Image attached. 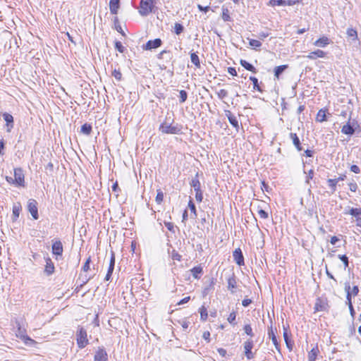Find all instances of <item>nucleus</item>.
I'll use <instances>...</instances> for the list:
<instances>
[{
  "label": "nucleus",
  "instance_id": "obj_36",
  "mask_svg": "<svg viewBox=\"0 0 361 361\" xmlns=\"http://www.w3.org/2000/svg\"><path fill=\"white\" fill-rule=\"evenodd\" d=\"M199 312L200 314V319L203 322H205L207 319V317H208V313H207V308L202 305L200 309H199Z\"/></svg>",
  "mask_w": 361,
  "mask_h": 361
},
{
  "label": "nucleus",
  "instance_id": "obj_2",
  "mask_svg": "<svg viewBox=\"0 0 361 361\" xmlns=\"http://www.w3.org/2000/svg\"><path fill=\"white\" fill-rule=\"evenodd\" d=\"M159 130L165 134H180L181 133L182 127L178 124L171 126L167 123H163L160 125Z\"/></svg>",
  "mask_w": 361,
  "mask_h": 361
},
{
  "label": "nucleus",
  "instance_id": "obj_3",
  "mask_svg": "<svg viewBox=\"0 0 361 361\" xmlns=\"http://www.w3.org/2000/svg\"><path fill=\"white\" fill-rule=\"evenodd\" d=\"M190 185L194 188L195 191V199L197 202H201L203 200V193L201 190V184L198 179V173H196L195 176L191 180Z\"/></svg>",
  "mask_w": 361,
  "mask_h": 361
},
{
  "label": "nucleus",
  "instance_id": "obj_56",
  "mask_svg": "<svg viewBox=\"0 0 361 361\" xmlns=\"http://www.w3.org/2000/svg\"><path fill=\"white\" fill-rule=\"evenodd\" d=\"M313 176H314V171H313V170L311 169V170H310L308 171L307 176L306 177L305 182L307 183H310V180L312 179Z\"/></svg>",
  "mask_w": 361,
  "mask_h": 361
},
{
  "label": "nucleus",
  "instance_id": "obj_48",
  "mask_svg": "<svg viewBox=\"0 0 361 361\" xmlns=\"http://www.w3.org/2000/svg\"><path fill=\"white\" fill-rule=\"evenodd\" d=\"M347 35L348 37H353V39H356L357 37V31L353 28H348Z\"/></svg>",
  "mask_w": 361,
  "mask_h": 361
},
{
  "label": "nucleus",
  "instance_id": "obj_44",
  "mask_svg": "<svg viewBox=\"0 0 361 361\" xmlns=\"http://www.w3.org/2000/svg\"><path fill=\"white\" fill-rule=\"evenodd\" d=\"M111 75L118 81H121L122 79V73L118 69H114L111 73Z\"/></svg>",
  "mask_w": 361,
  "mask_h": 361
},
{
  "label": "nucleus",
  "instance_id": "obj_27",
  "mask_svg": "<svg viewBox=\"0 0 361 361\" xmlns=\"http://www.w3.org/2000/svg\"><path fill=\"white\" fill-rule=\"evenodd\" d=\"M319 352L318 347H314L308 353V361H315Z\"/></svg>",
  "mask_w": 361,
  "mask_h": 361
},
{
  "label": "nucleus",
  "instance_id": "obj_35",
  "mask_svg": "<svg viewBox=\"0 0 361 361\" xmlns=\"http://www.w3.org/2000/svg\"><path fill=\"white\" fill-rule=\"evenodd\" d=\"M338 183L336 178H329L327 180L328 186L331 188V192L334 193L336 190V185Z\"/></svg>",
  "mask_w": 361,
  "mask_h": 361
},
{
  "label": "nucleus",
  "instance_id": "obj_11",
  "mask_svg": "<svg viewBox=\"0 0 361 361\" xmlns=\"http://www.w3.org/2000/svg\"><path fill=\"white\" fill-rule=\"evenodd\" d=\"M233 259L235 262V263L239 265L242 266L244 265V257L242 252V250L240 248L235 249L233 252Z\"/></svg>",
  "mask_w": 361,
  "mask_h": 361
},
{
  "label": "nucleus",
  "instance_id": "obj_29",
  "mask_svg": "<svg viewBox=\"0 0 361 361\" xmlns=\"http://www.w3.org/2000/svg\"><path fill=\"white\" fill-rule=\"evenodd\" d=\"M21 209L22 207L20 203L15 204L13 206V218L14 221H16L19 217Z\"/></svg>",
  "mask_w": 361,
  "mask_h": 361
},
{
  "label": "nucleus",
  "instance_id": "obj_21",
  "mask_svg": "<svg viewBox=\"0 0 361 361\" xmlns=\"http://www.w3.org/2000/svg\"><path fill=\"white\" fill-rule=\"evenodd\" d=\"M326 56V52H324L322 50L317 49L316 51H314L312 52H310L307 56V58L314 60L317 58H324Z\"/></svg>",
  "mask_w": 361,
  "mask_h": 361
},
{
  "label": "nucleus",
  "instance_id": "obj_26",
  "mask_svg": "<svg viewBox=\"0 0 361 361\" xmlns=\"http://www.w3.org/2000/svg\"><path fill=\"white\" fill-rule=\"evenodd\" d=\"M190 272L195 279H199L203 273V269L201 266H196L190 269Z\"/></svg>",
  "mask_w": 361,
  "mask_h": 361
},
{
  "label": "nucleus",
  "instance_id": "obj_51",
  "mask_svg": "<svg viewBox=\"0 0 361 361\" xmlns=\"http://www.w3.org/2000/svg\"><path fill=\"white\" fill-rule=\"evenodd\" d=\"M235 318H236L235 312H232L231 313H230L227 319L230 324L235 325Z\"/></svg>",
  "mask_w": 361,
  "mask_h": 361
},
{
  "label": "nucleus",
  "instance_id": "obj_39",
  "mask_svg": "<svg viewBox=\"0 0 361 361\" xmlns=\"http://www.w3.org/2000/svg\"><path fill=\"white\" fill-rule=\"evenodd\" d=\"M314 309L315 312L324 311L325 310L324 305L322 300L319 298L317 300Z\"/></svg>",
  "mask_w": 361,
  "mask_h": 361
},
{
  "label": "nucleus",
  "instance_id": "obj_1",
  "mask_svg": "<svg viewBox=\"0 0 361 361\" xmlns=\"http://www.w3.org/2000/svg\"><path fill=\"white\" fill-rule=\"evenodd\" d=\"M156 0H140L139 13L142 16H147L153 12Z\"/></svg>",
  "mask_w": 361,
  "mask_h": 361
},
{
  "label": "nucleus",
  "instance_id": "obj_61",
  "mask_svg": "<svg viewBox=\"0 0 361 361\" xmlns=\"http://www.w3.org/2000/svg\"><path fill=\"white\" fill-rule=\"evenodd\" d=\"M252 300L248 299V298H245L242 301V305L243 307H248L252 303Z\"/></svg>",
  "mask_w": 361,
  "mask_h": 361
},
{
  "label": "nucleus",
  "instance_id": "obj_24",
  "mask_svg": "<svg viewBox=\"0 0 361 361\" xmlns=\"http://www.w3.org/2000/svg\"><path fill=\"white\" fill-rule=\"evenodd\" d=\"M240 63L247 71H250V72H252L253 73H256L257 72V71L255 68V67L253 65H252L251 63H250L249 62H247V61H245V60L240 59Z\"/></svg>",
  "mask_w": 361,
  "mask_h": 361
},
{
  "label": "nucleus",
  "instance_id": "obj_63",
  "mask_svg": "<svg viewBox=\"0 0 361 361\" xmlns=\"http://www.w3.org/2000/svg\"><path fill=\"white\" fill-rule=\"evenodd\" d=\"M350 171L355 173H359L360 172V169L357 165H352L350 167Z\"/></svg>",
  "mask_w": 361,
  "mask_h": 361
},
{
  "label": "nucleus",
  "instance_id": "obj_41",
  "mask_svg": "<svg viewBox=\"0 0 361 361\" xmlns=\"http://www.w3.org/2000/svg\"><path fill=\"white\" fill-rule=\"evenodd\" d=\"M348 214L357 218L361 216V208H351Z\"/></svg>",
  "mask_w": 361,
  "mask_h": 361
},
{
  "label": "nucleus",
  "instance_id": "obj_17",
  "mask_svg": "<svg viewBox=\"0 0 361 361\" xmlns=\"http://www.w3.org/2000/svg\"><path fill=\"white\" fill-rule=\"evenodd\" d=\"M52 253L55 255H61L63 254V245L60 240H57L52 244Z\"/></svg>",
  "mask_w": 361,
  "mask_h": 361
},
{
  "label": "nucleus",
  "instance_id": "obj_54",
  "mask_svg": "<svg viewBox=\"0 0 361 361\" xmlns=\"http://www.w3.org/2000/svg\"><path fill=\"white\" fill-rule=\"evenodd\" d=\"M258 214H259L260 218H262V219H268V217H269L268 213L266 211H264V209H259L258 211Z\"/></svg>",
  "mask_w": 361,
  "mask_h": 361
},
{
  "label": "nucleus",
  "instance_id": "obj_49",
  "mask_svg": "<svg viewBox=\"0 0 361 361\" xmlns=\"http://www.w3.org/2000/svg\"><path fill=\"white\" fill-rule=\"evenodd\" d=\"M244 331H245V333L247 335L250 336V337H252L254 336V334H253V331H252V327H251V326L250 324L245 325Z\"/></svg>",
  "mask_w": 361,
  "mask_h": 361
},
{
  "label": "nucleus",
  "instance_id": "obj_18",
  "mask_svg": "<svg viewBox=\"0 0 361 361\" xmlns=\"http://www.w3.org/2000/svg\"><path fill=\"white\" fill-rule=\"evenodd\" d=\"M296 1L289 0L288 1L285 0H270L269 4L271 6H293L296 4Z\"/></svg>",
  "mask_w": 361,
  "mask_h": 361
},
{
  "label": "nucleus",
  "instance_id": "obj_12",
  "mask_svg": "<svg viewBox=\"0 0 361 361\" xmlns=\"http://www.w3.org/2000/svg\"><path fill=\"white\" fill-rule=\"evenodd\" d=\"M45 262H46V264H45L44 272L47 276H49L52 275L54 273L55 267H54V264L52 260L49 257L45 258Z\"/></svg>",
  "mask_w": 361,
  "mask_h": 361
},
{
  "label": "nucleus",
  "instance_id": "obj_40",
  "mask_svg": "<svg viewBox=\"0 0 361 361\" xmlns=\"http://www.w3.org/2000/svg\"><path fill=\"white\" fill-rule=\"evenodd\" d=\"M250 80L252 82L253 88L255 90H257L258 92H262V90L261 89V87L259 85L258 79L257 78H255L254 76H250Z\"/></svg>",
  "mask_w": 361,
  "mask_h": 361
},
{
  "label": "nucleus",
  "instance_id": "obj_59",
  "mask_svg": "<svg viewBox=\"0 0 361 361\" xmlns=\"http://www.w3.org/2000/svg\"><path fill=\"white\" fill-rule=\"evenodd\" d=\"M91 278L92 277L87 278V276H85V278L82 280V283L80 285V286H78L76 288V290L78 291L80 288H82L85 283H87L91 279Z\"/></svg>",
  "mask_w": 361,
  "mask_h": 361
},
{
  "label": "nucleus",
  "instance_id": "obj_13",
  "mask_svg": "<svg viewBox=\"0 0 361 361\" xmlns=\"http://www.w3.org/2000/svg\"><path fill=\"white\" fill-rule=\"evenodd\" d=\"M225 115L228 118L229 123L231 125L236 129V130H238L240 126L238 124V121L237 118L231 113L229 110L225 111Z\"/></svg>",
  "mask_w": 361,
  "mask_h": 361
},
{
  "label": "nucleus",
  "instance_id": "obj_10",
  "mask_svg": "<svg viewBox=\"0 0 361 361\" xmlns=\"http://www.w3.org/2000/svg\"><path fill=\"white\" fill-rule=\"evenodd\" d=\"M253 348V341L251 339H248L244 343L245 355L248 360L254 357V354L252 352Z\"/></svg>",
  "mask_w": 361,
  "mask_h": 361
},
{
  "label": "nucleus",
  "instance_id": "obj_23",
  "mask_svg": "<svg viewBox=\"0 0 361 361\" xmlns=\"http://www.w3.org/2000/svg\"><path fill=\"white\" fill-rule=\"evenodd\" d=\"M214 285H215V279L214 278H211L209 279V283L208 286H206L204 288H203V290H202V295H203V297H205L207 296L209 293L214 290Z\"/></svg>",
  "mask_w": 361,
  "mask_h": 361
},
{
  "label": "nucleus",
  "instance_id": "obj_25",
  "mask_svg": "<svg viewBox=\"0 0 361 361\" xmlns=\"http://www.w3.org/2000/svg\"><path fill=\"white\" fill-rule=\"evenodd\" d=\"M329 39L327 37H322L314 42V45L319 47H325L329 44Z\"/></svg>",
  "mask_w": 361,
  "mask_h": 361
},
{
  "label": "nucleus",
  "instance_id": "obj_5",
  "mask_svg": "<svg viewBox=\"0 0 361 361\" xmlns=\"http://www.w3.org/2000/svg\"><path fill=\"white\" fill-rule=\"evenodd\" d=\"M27 210L31 214L32 218L35 220L39 219L37 202L34 199H30L27 201Z\"/></svg>",
  "mask_w": 361,
  "mask_h": 361
},
{
  "label": "nucleus",
  "instance_id": "obj_53",
  "mask_svg": "<svg viewBox=\"0 0 361 361\" xmlns=\"http://www.w3.org/2000/svg\"><path fill=\"white\" fill-rule=\"evenodd\" d=\"M90 262H91V258H90V257H89L82 267V270L83 271L86 272L90 269Z\"/></svg>",
  "mask_w": 361,
  "mask_h": 361
},
{
  "label": "nucleus",
  "instance_id": "obj_46",
  "mask_svg": "<svg viewBox=\"0 0 361 361\" xmlns=\"http://www.w3.org/2000/svg\"><path fill=\"white\" fill-rule=\"evenodd\" d=\"M249 44L254 49L259 48L262 46V43L260 41L253 39H250Z\"/></svg>",
  "mask_w": 361,
  "mask_h": 361
},
{
  "label": "nucleus",
  "instance_id": "obj_31",
  "mask_svg": "<svg viewBox=\"0 0 361 361\" xmlns=\"http://www.w3.org/2000/svg\"><path fill=\"white\" fill-rule=\"evenodd\" d=\"M283 338H284V341L286 342V344L287 345V347L289 348V349H292V344L290 343V337H289V335H288V329L286 328L285 326H283Z\"/></svg>",
  "mask_w": 361,
  "mask_h": 361
},
{
  "label": "nucleus",
  "instance_id": "obj_20",
  "mask_svg": "<svg viewBox=\"0 0 361 361\" xmlns=\"http://www.w3.org/2000/svg\"><path fill=\"white\" fill-rule=\"evenodd\" d=\"M120 8V0H110L109 9L112 14L116 15Z\"/></svg>",
  "mask_w": 361,
  "mask_h": 361
},
{
  "label": "nucleus",
  "instance_id": "obj_6",
  "mask_svg": "<svg viewBox=\"0 0 361 361\" xmlns=\"http://www.w3.org/2000/svg\"><path fill=\"white\" fill-rule=\"evenodd\" d=\"M16 326L18 328L16 331V336L17 337H19L21 338L26 344H28L30 343H34V340L30 338L28 336L25 334V329L22 328L20 323L18 322H16Z\"/></svg>",
  "mask_w": 361,
  "mask_h": 361
},
{
  "label": "nucleus",
  "instance_id": "obj_38",
  "mask_svg": "<svg viewBox=\"0 0 361 361\" xmlns=\"http://www.w3.org/2000/svg\"><path fill=\"white\" fill-rule=\"evenodd\" d=\"M114 27H115V29L118 32H120L122 35L125 36L126 34L125 32H123L120 23H119V20H118V17H114Z\"/></svg>",
  "mask_w": 361,
  "mask_h": 361
},
{
  "label": "nucleus",
  "instance_id": "obj_8",
  "mask_svg": "<svg viewBox=\"0 0 361 361\" xmlns=\"http://www.w3.org/2000/svg\"><path fill=\"white\" fill-rule=\"evenodd\" d=\"M2 116L6 121V132L10 133L14 126L13 116L7 112L3 113Z\"/></svg>",
  "mask_w": 361,
  "mask_h": 361
},
{
  "label": "nucleus",
  "instance_id": "obj_58",
  "mask_svg": "<svg viewBox=\"0 0 361 361\" xmlns=\"http://www.w3.org/2000/svg\"><path fill=\"white\" fill-rule=\"evenodd\" d=\"M348 186H349L350 190L352 192H355L358 188L356 183H350L348 184Z\"/></svg>",
  "mask_w": 361,
  "mask_h": 361
},
{
  "label": "nucleus",
  "instance_id": "obj_34",
  "mask_svg": "<svg viewBox=\"0 0 361 361\" xmlns=\"http://www.w3.org/2000/svg\"><path fill=\"white\" fill-rule=\"evenodd\" d=\"M190 60L196 68L200 67V59L196 53L193 52L190 54Z\"/></svg>",
  "mask_w": 361,
  "mask_h": 361
},
{
  "label": "nucleus",
  "instance_id": "obj_60",
  "mask_svg": "<svg viewBox=\"0 0 361 361\" xmlns=\"http://www.w3.org/2000/svg\"><path fill=\"white\" fill-rule=\"evenodd\" d=\"M197 8L200 11H203L204 13H207V11H209L210 9V7L209 6H202V5L200 4H198L197 5Z\"/></svg>",
  "mask_w": 361,
  "mask_h": 361
},
{
  "label": "nucleus",
  "instance_id": "obj_55",
  "mask_svg": "<svg viewBox=\"0 0 361 361\" xmlns=\"http://www.w3.org/2000/svg\"><path fill=\"white\" fill-rule=\"evenodd\" d=\"M345 303L348 306H351L353 305V303H352V293H348V294H346V301H345Z\"/></svg>",
  "mask_w": 361,
  "mask_h": 361
},
{
  "label": "nucleus",
  "instance_id": "obj_9",
  "mask_svg": "<svg viewBox=\"0 0 361 361\" xmlns=\"http://www.w3.org/2000/svg\"><path fill=\"white\" fill-rule=\"evenodd\" d=\"M108 360V355L106 351L103 347H99L98 350L96 351L94 361H107Z\"/></svg>",
  "mask_w": 361,
  "mask_h": 361
},
{
  "label": "nucleus",
  "instance_id": "obj_7",
  "mask_svg": "<svg viewBox=\"0 0 361 361\" xmlns=\"http://www.w3.org/2000/svg\"><path fill=\"white\" fill-rule=\"evenodd\" d=\"M14 180L19 186H25V176L21 168L14 169Z\"/></svg>",
  "mask_w": 361,
  "mask_h": 361
},
{
  "label": "nucleus",
  "instance_id": "obj_42",
  "mask_svg": "<svg viewBox=\"0 0 361 361\" xmlns=\"http://www.w3.org/2000/svg\"><path fill=\"white\" fill-rule=\"evenodd\" d=\"M184 30V27L182 24L176 23L174 25V32L176 35H180Z\"/></svg>",
  "mask_w": 361,
  "mask_h": 361
},
{
  "label": "nucleus",
  "instance_id": "obj_33",
  "mask_svg": "<svg viewBox=\"0 0 361 361\" xmlns=\"http://www.w3.org/2000/svg\"><path fill=\"white\" fill-rule=\"evenodd\" d=\"M288 65H281V66H276L274 68V75H275V77L279 78L280 75L282 74V73L286 68H288Z\"/></svg>",
  "mask_w": 361,
  "mask_h": 361
},
{
  "label": "nucleus",
  "instance_id": "obj_19",
  "mask_svg": "<svg viewBox=\"0 0 361 361\" xmlns=\"http://www.w3.org/2000/svg\"><path fill=\"white\" fill-rule=\"evenodd\" d=\"M341 132L343 134L352 135L355 133V123H348L344 125L341 129Z\"/></svg>",
  "mask_w": 361,
  "mask_h": 361
},
{
  "label": "nucleus",
  "instance_id": "obj_62",
  "mask_svg": "<svg viewBox=\"0 0 361 361\" xmlns=\"http://www.w3.org/2000/svg\"><path fill=\"white\" fill-rule=\"evenodd\" d=\"M111 189H112V191H113V192H116V193H118V192L120 191V188H119V187H118V182H117V181H116V182L113 184V185H112V187H111Z\"/></svg>",
  "mask_w": 361,
  "mask_h": 361
},
{
  "label": "nucleus",
  "instance_id": "obj_37",
  "mask_svg": "<svg viewBox=\"0 0 361 361\" xmlns=\"http://www.w3.org/2000/svg\"><path fill=\"white\" fill-rule=\"evenodd\" d=\"M222 19L225 22L231 21V18L229 15V11L227 8H222Z\"/></svg>",
  "mask_w": 361,
  "mask_h": 361
},
{
  "label": "nucleus",
  "instance_id": "obj_50",
  "mask_svg": "<svg viewBox=\"0 0 361 361\" xmlns=\"http://www.w3.org/2000/svg\"><path fill=\"white\" fill-rule=\"evenodd\" d=\"M115 49L120 53H123L125 51V47L123 46L122 43L119 41H116L115 42Z\"/></svg>",
  "mask_w": 361,
  "mask_h": 361
},
{
  "label": "nucleus",
  "instance_id": "obj_52",
  "mask_svg": "<svg viewBox=\"0 0 361 361\" xmlns=\"http://www.w3.org/2000/svg\"><path fill=\"white\" fill-rule=\"evenodd\" d=\"M217 95L219 99H224L228 97V92L226 90L221 89L217 92Z\"/></svg>",
  "mask_w": 361,
  "mask_h": 361
},
{
  "label": "nucleus",
  "instance_id": "obj_64",
  "mask_svg": "<svg viewBox=\"0 0 361 361\" xmlns=\"http://www.w3.org/2000/svg\"><path fill=\"white\" fill-rule=\"evenodd\" d=\"M352 295L356 296L359 293V288L357 286H354L351 290Z\"/></svg>",
  "mask_w": 361,
  "mask_h": 361
},
{
  "label": "nucleus",
  "instance_id": "obj_4",
  "mask_svg": "<svg viewBox=\"0 0 361 361\" xmlns=\"http://www.w3.org/2000/svg\"><path fill=\"white\" fill-rule=\"evenodd\" d=\"M77 344L79 348H84L88 344L87 331L83 327L79 328L76 334Z\"/></svg>",
  "mask_w": 361,
  "mask_h": 361
},
{
  "label": "nucleus",
  "instance_id": "obj_45",
  "mask_svg": "<svg viewBox=\"0 0 361 361\" xmlns=\"http://www.w3.org/2000/svg\"><path fill=\"white\" fill-rule=\"evenodd\" d=\"M163 199H164L163 192L160 189L157 190V196L155 198V201L157 202V204H159L162 202Z\"/></svg>",
  "mask_w": 361,
  "mask_h": 361
},
{
  "label": "nucleus",
  "instance_id": "obj_57",
  "mask_svg": "<svg viewBox=\"0 0 361 361\" xmlns=\"http://www.w3.org/2000/svg\"><path fill=\"white\" fill-rule=\"evenodd\" d=\"M115 266V254L113 251L111 252V259L109 262V267H114Z\"/></svg>",
  "mask_w": 361,
  "mask_h": 361
},
{
  "label": "nucleus",
  "instance_id": "obj_30",
  "mask_svg": "<svg viewBox=\"0 0 361 361\" xmlns=\"http://www.w3.org/2000/svg\"><path fill=\"white\" fill-rule=\"evenodd\" d=\"M92 130L91 124L85 123L81 126L80 133L84 135H90Z\"/></svg>",
  "mask_w": 361,
  "mask_h": 361
},
{
  "label": "nucleus",
  "instance_id": "obj_43",
  "mask_svg": "<svg viewBox=\"0 0 361 361\" xmlns=\"http://www.w3.org/2000/svg\"><path fill=\"white\" fill-rule=\"evenodd\" d=\"M338 258L343 263L344 269H345L346 268H348L349 266L348 257L345 255H339Z\"/></svg>",
  "mask_w": 361,
  "mask_h": 361
},
{
  "label": "nucleus",
  "instance_id": "obj_14",
  "mask_svg": "<svg viewBox=\"0 0 361 361\" xmlns=\"http://www.w3.org/2000/svg\"><path fill=\"white\" fill-rule=\"evenodd\" d=\"M227 282L228 289L231 292V293H234L235 292V289L237 288V281L234 273L228 276Z\"/></svg>",
  "mask_w": 361,
  "mask_h": 361
},
{
  "label": "nucleus",
  "instance_id": "obj_15",
  "mask_svg": "<svg viewBox=\"0 0 361 361\" xmlns=\"http://www.w3.org/2000/svg\"><path fill=\"white\" fill-rule=\"evenodd\" d=\"M268 336H269V338L272 341V343H274L276 349L278 350H280V345H279V343L278 342V340H277V338L276 336V332L274 331V329L272 328L271 324L268 330Z\"/></svg>",
  "mask_w": 361,
  "mask_h": 361
},
{
  "label": "nucleus",
  "instance_id": "obj_28",
  "mask_svg": "<svg viewBox=\"0 0 361 361\" xmlns=\"http://www.w3.org/2000/svg\"><path fill=\"white\" fill-rule=\"evenodd\" d=\"M316 120H317V121L320 122V123L326 121V110H325L324 109H320L317 114Z\"/></svg>",
  "mask_w": 361,
  "mask_h": 361
},
{
  "label": "nucleus",
  "instance_id": "obj_16",
  "mask_svg": "<svg viewBox=\"0 0 361 361\" xmlns=\"http://www.w3.org/2000/svg\"><path fill=\"white\" fill-rule=\"evenodd\" d=\"M161 40L159 38H157L154 40H149L145 46V49L147 50H151L159 47L161 45Z\"/></svg>",
  "mask_w": 361,
  "mask_h": 361
},
{
  "label": "nucleus",
  "instance_id": "obj_32",
  "mask_svg": "<svg viewBox=\"0 0 361 361\" xmlns=\"http://www.w3.org/2000/svg\"><path fill=\"white\" fill-rule=\"evenodd\" d=\"M188 207L190 208V212H191V218H192L194 219H196L197 216L196 207H195L194 202H192V200L191 199L188 202Z\"/></svg>",
  "mask_w": 361,
  "mask_h": 361
},
{
  "label": "nucleus",
  "instance_id": "obj_47",
  "mask_svg": "<svg viewBox=\"0 0 361 361\" xmlns=\"http://www.w3.org/2000/svg\"><path fill=\"white\" fill-rule=\"evenodd\" d=\"M180 93V103H183L185 102L186 100H187V98H188V93L185 90H180L179 92Z\"/></svg>",
  "mask_w": 361,
  "mask_h": 361
},
{
  "label": "nucleus",
  "instance_id": "obj_22",
  "mask_svg": "<svg viewBox=\"0 0 361 361\" xmlns=\"http://www.w3.org/2000/svg\"><path fill=\"white\" fill-rule=\"evenodd\" d=\"M289 136H290V138L292 140L293 143L295 145V147H296V149L298 151H301L302 149V148L301 147V143H300V139H299L298 136L297 135V134L294 133H290Z\"/></svg>",
  "mask_w": 361,
  "mask_h": 361
}]
</instances>
